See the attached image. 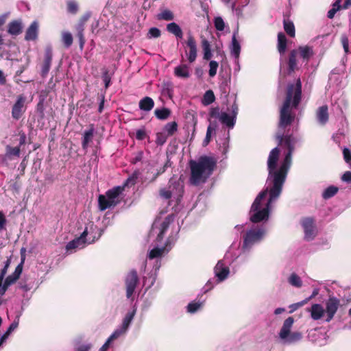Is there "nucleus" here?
<instances>
[{"instance_id":"1","label":"nucleus","mask_w":351,"mask_h":351,"mask_svg":"<svg viewBox=\"0 0 351 351\" xmlns=\"http://www.w3.org/2000/svg\"><path fill=\"white\" fill-rule=\"evenodd\" d=\"M285 180V158L282 161L280 170L274 173V178L272 180L273 186L269 190V199L266 207L261 209V201L264 199L268 193V189L261 191L256 197L251 206V212H254L250 216V221L253 223H258L269 217V206L272 200L278 197L282 192V184Z\"/></svg>"},{"instance_id":"2","label":"nucleus","mask_w":351,"mask_h":351,"mask_svg":"<svg viewBox=\"0 0 351 351\" xmlns=\"http://www.w3.org/2000/svg\"><path fill=\"white\" fill-rule=\"evenodd\" d=\"M217 163V158L213 156L203 155L197 160H191L189 162L190 183L194 186L204 184L216 169Z\"/></svg>"},{"instance_id":"3","label":"nucleus","mask_w":351,"mask_h":351,"mask_svg":"<svg viewBox=\"0 0 351 351\" xmlns=\"http://www.w3.org/2000/svg\"><path fill=\"white\" fill-rule=\"evenodd\" d=\"M302 100V82L298 77L295 83L287 85V126L290 125L295 118V114L291 112L297 109Z\"/></svg>"},{"instance_id":"4","label":"nucleus","mask_w":351,"mask_h":351,"mask_svg":"<svg viewBox=\"0 0 351 351\" xmlns=\"http://www.w3.org/2000/svg\"><path fill=\"white\" fill-rule=\"evenodd\" d=\"M298 53H299L300 57L306 62H308L310 58L314 54L313 49L308 46H300L298 49L292 50L289 53L288 71H287V75H290L292 72H294L295 70L298 69L296 62V57Z\"/></svg>"},{"instance_id":"5","label":"nucleus","mask_w":351,"mask_h":351,"mask_svg":"<svg viewBox=\"0 0 351 351\" xmlns=\"http://www.w3.org/2000/svg\"><path fill=\"white\" fill-rule=\"evenodd\" d=\"M278 98L282 101L280 108V122L278 130L276 135V139L278 141V145H282L285 139V90L282 86V80H280Z\"/></svg>"},{"instance_id":"6","label":"nucleus","mask_w":351,"mask_h":351,"mask_svg":"<svg viewBox=\"0 0 351 351\" xmlns=\"http://www.w3.org/2000/svg\"><path fill=\"white\" fill-rule=\"evenodd\" d=\"M265 230L263 228L252 229L247 231L243 237V249H249L255 243L260 241L264 237Z\"/></svg>"},{"instance_id":"7","label":"nucleus","mask_w":351,"mask_h":351,"mask_svg":"<svg viewBox=\"0 0 351 351\" xmlns=\"http://www.w3.org/2000/svg\"><path fill=\"white\" fill-rule=\"evenodd\" d=\"M184 49V53L190 63L195 61L197 56V42L194 36L191 34H188L187 39L182 43Z\"/></svg>"},{"instance_id":"8","label":"nucleus","mask_w":351,"mask_h":351,"mask_svg":"<svg viewBox=\"0 0 351 351\" xmlns=\"http://www.w3.org/2000/svg\"><path fill=\"white\" fill-rule=\"evenodd\" d=\"M209 116L211 118L219 119L220 122L229 128H232L236 123V119L232 115L228 114L226 112H220L219 107L212 108L209 112Z\"/></svg>"},{"instance_id":"9","label":"nucleus","mask_w":351,"mask_h":351,"mask_svg":"<svg viewBox=\"0 0 351 351\" xmlns=\"http://www.w3.org/2000/svg\"><path fill=\"white\" fill-rule=\"evenodd\" d=\"M301 224L304 232V240L306 241H313L317 234L315 219L313 217H304L302 219Z\"/></svg>"},{"instance_id":"10","label":"nucleus","mask_w":351,"mask_h":351,"mask_svg":"<svg viewBox=\"0 0 351 351\" xmlns=\"http://www.w3.org/2000/svg\"><path fill=\"white\" fill-rule=\"evenodd\" d=\"M166 188L171 191L172 195L176 199L177 204H178L184 194L183 182L180 179H177L173 176L169 179L168 186Z\"/></svg>"},{"instance_id":"11","label":"nucleus","mask_w":351,"mask_h":351,"mask_svg":"<svg viewBox=\"0 0 351 351\" xmlns=\"http://www.w3.org/2000/svg\"><path fill=\"white\" fill-rule=\"evenodd\" d=\"M90 13L84 14L80 18L79 21L75 26V30L77 32L76 36L79 39L80 49H83L85 43H86V39H85L84 35V31L85 29V25H86V22L88 21V19H90Z\"/></svg>"},{"instance_id":"12","label":"nucleus","mask_w":351,"mask_h":351,"mask_svg":"<svg viewBox=\"0 0 351 351\" xmlns=\"http://www.w3.org/2000/svg\"><path fill=\"white\" fill-rule=\"evenodd\" d=\"M138 276L136 270H131L126 276L125 283L126 286V296L130 298L133 295L137 284L138 283Z\"/></svg>"},{"instance_id":"13","label":"nucleus","mask_w":351,"mask_h":351,"mask_svg":"<svg viewBox=\"0 0 351 351\" xmlns=\"http://www.w3.org/2000/svg\"><path fill=\"white\" fill-rule=\"evenodd\" d=\"M87 235L88 230L87 228H86L79 237L74 239L67 243L66 246V250H71L75 248H83L86 243L88 244L93 243L95 241V239H92L91 240L90 239H86Z\"/></svg>"},{"instance_id":"14","label":"nucleus","mask_w":351,"mask_h":351,"mask_svg":"<svg viewBox=\"0 0 351 351\" xmlns=\"http://www.w3.org/2000/svg\"><path fill=\"white\" fill-rule=\"evenodd\" d=\"M25 101L26 97L24 95H19L17 96L16 101L12 108V117L14 119L19 120L25 112Z\"/></svg>"},{"instance_id":"15","label":"nucleus","mask_w":351,"mask_h":351,"mask_svg":"<svg viewBox=\"0 0 351 351\" xmlns=\"http://www.w3.org/2000/svg\"><path fill=\"white\" fill-rule=\"evenodd\" d=\"M325 305L326 309L324 310L326 313V321L329 322L333 319L335 313H337L340 305V300L335 297H330L326 302Z\"/></svg>"},{"instance_id":"16","label":"nucleus","mask_w":351,"mask_h":351,"mask_svg":"<svg viewBox=\"0 0 351 351\" xmlns=\"http://www.w3.org/2000/svg\"><path fill=\"white\" fill-rule=\"evenodd\" d=\"M280 156V149L278 147L274 148L269 153L268 160H267V167L269 170V174L271 176H273V179L274 178V173L278 172V171H275V169L277 167V163L279 160Z\"/></svg>"},{"instance_id":"17","label":"nucleus","mask_w":351,"mask_h":351,"mask_svg":"<svg viewBox=\"0 0 351 351\" xmlns=\"http://www.w3.org/2000/svg\"><path fill=\"white\" fill-rule=\"evenodd\" d=\"M53 58V51L50 46L45 49L44 59L41 65V76L45 77L51 68Z\"/></svg>"},{"instance_id":"18","label":"nucleus","mask_w":351,"mask_h":351,"mask_svg":"<svg viewBox=\"0 0 351 351\" xmlns=\"http://www.w3.org/2000/svg\"><path fill=\"white\" fill-rule=\"evenodd\" d=\"M229 272L228 267L225 266L222 261H218L215 267V273L219 281L221 282L225 280L228 277Z\"/></svg>"},{"instance_id":"19","label":"nucleus","mask_w":351,"mask_h":351,"mask_svg":"<svg viewBox=\"0 0 351 351\" xmlns=\"http://www.w3.org/2000/svg\"><path fill=\"white\" fill-rule=\"evenodd\" d=\"M23 28L21 20H14L8 23V33L12 36H18L22 33Z\"/></svg>"},{"instance_id":"20","label":"nucleus","mask_w":351,"mask_h":351,"mask_svg":"<svg viewBox=\"0 0 351 351\" xmlns=\"http://www.w3.org/2000/svg\"><path fill=\"white\" fill-rule=\"evenodd\" d=\"M124 191V186H115L112 189L108 190L106 193V196L112 202H117V205L120 203V195Z\"/></svg>"},{"instance_id":"21","label":"nucleus","mask_w":351,"mask_h":351,"mask_svg":"<svg viewBox=\"0 0 351 351\" xmlns=\"http://www.w3.org/2000/svg\"><path fill=\"white\" fill-rule=\"evenodd\" d=\"M308 311L311 313V317L313 320L320 319L325 313L324 308L319 304H313Z\"/></svg>"},{"instance_id":"22","label":"nucleus","mask_w":351,"mask_h":351,"mask_svg":"<svg viewBox=\"0 0 351 351\" xmlns=\"http://www.w3.org/2000/svg\"><path fill=\"white\" fill-rule=\"evenodd\" d=\"M328 110V108L326 105L320 106L319 108H318L317 110V119L319 121V123L322 125H325L328 121L329 114Z\"/></svg>"},{"instance_id":"23","label":"nucleus","mask_w":351,"mask_h":351,"mask_svg":"<svg viewBox=\"0 0 351 351\" xmlns=\"http://www.w3.org/2000/svg\"><path fill=\"white\" fill-rule=\"evenodd\" d=\"M38 24L36 21L31 23L25 32V39L26 40H34L38 37Z\"/></svg>"},{"instance_id":"24","label":"nucleus","mask_w":351,"mask_h":351,"mask_svg":"<svg viewBox=\"0 0 351 351\" xmlns=\"http://www.w3.org/2000/svg\"><path fill=\"white\" fill-rule=\"evenodd\" d=\"M98 206L99 209L101 211H104L108 208L111 207H114L117 206V202H112L110 200L106 195H99L98 197Z\"/></svg>"},{"instance_id":"25","label":"nucleus","mask_w":351,"mask_h":351,"mask_svg":"<svg viewBox=\"0 0 351 351\" xmlns=\"http://www.w3.org/2000/svg\"><path fill=\"white\" fill-rule=\"evenodd\" d=\"M138 107L141 110L149 112L154 107V101L150 97L146 96L139 101Z\"/></svg>"},{"instance_id":"26","label":"nucleus","mask_w":351,"mask_h":351,"mask_svg":"<svg viewBox=\"0 0 351 351\" xmlns=\"http://www.w3.org/2000/svg\"><path fill=\"white\" fill-rule=\"evenodd\" d=\"M189 66L186 64H182L174 69V75L180 78H189L190 77Z\"/></svg>"},{"instance_id":"27","label":"nucleus","mask_w":351,"mask_h":351,"mask_svg":"<svg viewBox=\"0 0 351 351\" xmlns=\"http://www.w3.org/2000/svg\"><path fill=\"white\" fill-rule=\"evenodd\" d=\"M293 138L291 136L287 134V173L291 166V154L293 150V146L292 145Z\"/></svg>"},{"instance_id":"28","label":"nucleus","mask_w":351,"mask_h":351,"mask_svg":"<svg viewBox=\"0 0 351 351\" xmlns=\"http://www.w3.org/2000/svg\"><path fill=\"white\" fill-rule=\"evenodd\" d=\"M167 31L173 34L176 38H182L183 32L181 27L175 22L167 25Z\"/></svg>"},{"instance_id":"29","label":"nucleus","mask_w":351,"mask_h":351,"mask_svg":"<svg viewBox=\"0 0 351 351\" xmlns=\"http://www.w3.org/2000/svg\"><path fill=\"white\" fill-rule=\"evenodd\" d=\"M94 134V127L93 125H90L89 130H86L83 135L82 141V147L84 149H86L88 147V144L92 141Z\"/></svg>"},{"instance_id":"30","label":"nucleus","mask_w":351,"mask_h":351,"mask_svg":"<svg viewBox=\"0 0 351 351\" xmlns=\"http://www.w3.org/2000/svg\"><path fill=\"white\" fill-rule=\"evenodd\" d=\"M170 223H171V216L169 215L167 217H165L164 221L160 224V232L156 238V240L158 242H160L162 240L165 232H167V230H168V228L169 227Z\"/></svg>"},{"instance_id":"31","label":"nucleus","mask_w":351,"mask_h":351,"mask_svg":"<svg viewBox=\"0 0 351 351\" xmlns=\"http://www.w3.org/2000/svg\"><path fill=\"white\" fill-rule=\"evenodd\" d=\"M241 52V45L237 39L236 34H234L232 38L231 54L235 59H239Z\"/></svg>"},{"instance_id":"32","label":"nucleus","mask_w":351,"mask_h":351,"mask_svg":"<svg viewBox=\"0 0 351 351\" xmlns=\"http://www.w3.org/2000/svg\"><path fill=\"white\" fill-rule=\"evenodd\" d=\"M302 337V334L300 332H292L290 328H287V343H295L300 341Z\"/></svg>"},{"instance_id":"33","label":"nucleus","mask_w":351,"mask_h":351,"mask_svg":"<svg viewBox=\"0 0 351 351\" xmlns=\"http://www.w3.org/2000/svg\"><path fill=\"white\" fill-rule=\"evenodd\" d=\"M171 110L167 108H156L154 114L159 120H166L171 114Z\"/></svg>"},{"instance_id":"34","label":"nucleus","mask_w":351,"mask_h":351,"mask_svg":"<svg viewBox=\"0 0 351 351\" xmlns=\"http://www.w3.org/2000/svg\"><path fill=\"white\" fill-rule=\"evenodd\" d=\"M19 278L15 276L13 273L11 275H9L5 280L4 283L3 285V288L1 289V293L5 294L8 288L12 284H14Z\"/></svg>"},{"instance_id":"35","label":"nucleus","mask_w":351,"mask_h":351,"mask_svg":"<svg viewBox=\"0 0 351 351\" xmlns=\"http://www.w3.org/2000/svg\"><path fill=\"white\" fill-rule=\"evenodd\" d=\"M289 283L295 287L301 288L302 287V280L300 277L295 273H292L288 278Z\"/></svg>"},{"instance_id":"36","label":"nucleus","mask_w":351,"mask_h":351,"mask_svg":"<svg viewBox=\"0 0 351 351\" xmlns=\"http://www.w3.org/2000/svg\"><path fill=\"white\" fill-rule=\"evenodd\" d=\"M156 19L159 21H169L174 19V14L171 10L165 9L157 14Z\"/></svg>"},{"instance_id":"37","label":"nucleus","mask_w":351,"mask_h":351,"mask_svg":"<svg viewBox=\"0 0 351 351\" xmlns=\"http://www.w3.org/2000/svg\"><path fill=\"white\" fill-rule=\"evenodd\" d=\"M215 96L213 91L212 90H208L206 91V93H204V95L203 96L202 103L204 106H208V105L211 104L212 103H213L215 101Z\"/></svg>"},{"instance_id":"38","label":"nucleus","mask_w":351,"mask_h":351,"mask_svg":"<svg viewBox=\"0 0 351 351\" xmlns=\"http://www.w3.org/2000/svg\"><path fill=\"white\" fill-rule=\"evenodd\" d=\"M339 191L338 187L335 186H330L326 188L322 193V197L324 199H328L335 196Z\"/></svg>"},{"instance_id":"39","label":"nucleus","mask_w":351,"mask_h":351,"mask_svg":"<svg viewBox=\"0 0 351 351\" xmlns=\"http://www.w3.org/2000/svg\"><path fill=\"white\" fill-rule=\"evenodd\" d=\"M278 49L282 56L285 53V34L282 32L278 34Z\"/></svg>"},{"instance_id":"40","label":"nucleus","mask_w":351,"mask_h":351,"mask_svg":"<svg viewBox=\"0 0 351 351\" xmlns=\"http://www.w3.org/2000/svg\"><path fill=\"white\" fill-rule=\"evenodd\" d=\"M164 130L167 132L168 136H173L178 130V123L176 121L167 123Z\"/></svg>"},{"instance_id":"41","label":"nucleus","mask_w":351,"mask_h":351,"mask_svg":"<svg viewBox=\"0 0 351 351\" xmlns=\"http://www.w3.org/2000/svg\"><path fill=\"white\" fill-rule=\"evenodd\" d=\"M165 247H154V249H152L149 252V253L148 254V258L149 259H154V258H156L160 257L165 253Z\"/></svg>"},{"instance_id":"42","label":"nucleus","mask_w":351,"mask_h":351,"mask_svg":"<svg viewBox=\"0 0 351 351\" xmlns=\"http://www.w3.org/2000/svg\"><path fill=\"white\" fill-rule=\"evenodd\" d=\"M73 36L70 32H64L62 34V41L64 47H70L73 44Z\"/></svg>"},{"instance_id":"43","label":"nucleus","mask_w":351,"mask_h":351,"mask_svg":"<svg viewBox=\"0 0 351 351\" xmlns=\"http://www.w3.org/2000/svg\"><path fill=\"white\" fill-rule=\"evenodd\" d=\"M20 152L21 149L19 147H12L10 145H7L5 156L8 157V158H10L11 156L19 157L20 155Z\"/></svg>"},{"instance_id":"44","label":"nucleus","mask_w":351,"mask_h":351,"mask_svg":"<svg viewBox=\"0 0 351 351\" xmlns=\"http://www.w3.org/2000/svg\"><path fill=\"white\" fill-rule=\"evenodd\" d=\"M138 171H135L124 182L123 186H132L136 183V180L138 178Z\"/></svg>"},{"instance_id":"45","label":"nucleus","mask_w":351,"mask_h":351,"mask_svg":"<svg viewBox=\"0 0 351 351\" xmlns=\"http://www.w3.org/2000/svg\"><path fill=\"white\" fill-rule=\"evenodd\" d=\"M216 125H213L210 124L206 130V137L203 141V145L206 146L209 144L211 141L212 133L215 131Z\"/></svg>"},{"instance_id":"46","label":"nucleus","mask_w":351,"mask_h":351,"mask_svg":"<svg viewBox=\"0 0 351 351\" xmlns=\"http://www.w3.org/2000/svg\"><path fill=\"white\" fill-rule=\"evenodd\" d=\"M134 315V311L131 313H128L125 317L123 318V322H122V326L121 328L123 329V330H127L131 322L133 319Z\"/></svg>"},{"instance_id":"47","label":"nucleus","mask_w":351,"mask_h":351,"mask_svg":"<svg viewBox=\"0 0 351 351\" xmlns=\"http://www.w3.org/2000/svg\"><path fill=\"white\" fill-rule=\"evenodd\" d=\"M203 305V302L193 301L187 306V311L190 313H196Z\"/></svg>"},{"instance_id":"48","label":"nucleus","mask_w":351,"mask_h":351,"mask_svg":"<svg viewBox=\"0 0 351 351\" xmlns=\"http://www.w3.org/2000/svg\"><path fill=\"white\" fill-rule=\"evenodd\" d=\"M159 195L161 198L166 200H170V199L173 197L171 193V191H168V189L165 188H161L159 190ZM171 204V201H169V205Z\"/></svg>"},{"instance_id":"49","label":"nucleus","mask_w":351,"mask_h":351,"mask_svg":"<svg viewBox=\"0 0 351 351\" xmlns=\"http://www.w3.org/2000/svg\"><path fill=\"white\" fill-rule=\"evenodd\" d=\"M168 135L164 132H158L156 134V144L157 145H163L167 139Z\"/></svg>"},{"instance_id":"50","label":"nucleus","mask_w":351,"mask_h":351,"mask_svg":"<svg viewBox=\"0 0 351 351\" xmlns=\"http://www.w3.org/2000/svg\"><path fill=\"white\" fill-rule=\"evenodd\" d=\"M287 36L294 38L295 36V29L292 21L287 20Z\"/></svg>"},{"instance_id":"51","label":"nucleus","mask_w":351,"mask_h":351,"mask_svg":"<svg viewBox=\"0 0 351 351\" xmlns=\"http://www.w3.org/2000/svg\"><path fill=\"white\" fill-rule=\"evenodd\" d=\"M161 36L160 30L157 27H151L147 33V37L148 38H158Z\"/></svg>"},{"instance_id":"52","label":"nucleus","mask_w":351,"mask_h":351,"mask_svg":"<svg viewBox=\"0 0 351 351\" xmlns=\"http://www.w3.org/2000/svg\"><path fill=\"white\" fill-rule=\"evenodd\" d=\"M215 27L218 31H223L225 28V23L223 19L220 16L215 17L214 19Z\"/></svg>"},{"instance_id":"53","label":"nucleus","mask_w":351,"mask_h":351,"mask_svg":"<svg viewBox=\"0 0 351 351\" xmlns=\"http://www.w3.org/2000/svg\"><path fill=\"white\" fill-rule=\"evenodd\" d=\"M218 66H219V64L217 61L211 60L209 62V67H210L209 75H210V77H213L216 75Z\"/></svg>"},{"instance_id":"54","label":"nucleus","mask_w":351,"mask_h":351,"mask_svg":"<svg viewBox=\"0 0 351 351\" xmlns=\"http://www.w3.org/2000/svg\"><path fill=\"white\" fill-rule=\"evenodd\" d=\"M67 10L69 13L75 14L78 10V5L74 1H69L67 2Z\"/></svg>"},{"instance_id":"55","label":"nucleus","mask_w":351,"mask_h":351,"mask_svg":"<svg viewBox=\"0 0 351 351\" xmlns=\"http://www.w3.org/2000/svg\"><path fill=\"white\" fill-rule=\"evenodd\" d=\"M341 43L343 46L345 53H349V40L346 34H342L341 36Z\"/></svg>"},{"instance_id":"56","label":"nucleus","mask_w":351,"mask_h":351,"mask_svg":"<svg viewBox=\"0 0 351 351\" xmlns=\"http://www.w3.org/2000/svg\"><path fill=\"white\" fill-rule=\"evenodd\" d=\"M102 79L104 82L105 88H108L111 82V76L109 74V71L105 69L102 73Z\"/></svg>"},{"instance_id":"57","label":"nucleus","mask_w":351,"mask_h":351,"mask_svg":"<svg viewBox=\"0 0 351 351\" xmlns=\"http://www.w3.org/2000/svg\"><path fill=\"white\" fill-rule=\"evenodd\" d=\"M308 299H305L304 300H303L302 302H297V303H295V304H293L290 305L289 306V308L290 309L289 310V313H291L293 311H295V310H297L298 308L302 307L305 304H306L308 302Z\"/></svg>"},{"instance_id":"58","label":"nucleus","mask_w":351,"mask_h":351,"mask_svg":"<svg viewBox=\"0 0 351 351\" xmlns=\"http://www.w3.org/2000/svg\"><path fill=\"white\" fill-rule=\"evenodd\" d=\"M10 263H11V256L6 260V261L5 262V265H4L3 268L0 271V277H1V278H3V279L4 278L5 274H7L8 269L10 265Z\"/></svg>"},{"instance_id":"59","label":"nucleus","mask_w":351,"mask_h":351,"mask_svg":"<svg viewBox=\"0 0 351 351\" xmlns=\"http://www.w3.org/2000/svg\"><path fill=\"white\" fill-rule=\"evenodd\" d=\"M147 136L145 128H141L136 130V138L138 141H143Z\"/></svg>"},{"instance_id":"60","label":"nucleus","mask_w":351,"mask_h":351,"mask_svg":"<svg viewBox=\"0 0 351 351\" xmlns=\"http://www.w3.org/2000/svg\"><path fill=\"white\" fill-rule=\"evenodd\" d=\"M219 88L223 94L228 95L229 93V86L227 80H224L219 84Z\"/></svg>"},{"instance_id":"61","label":"nucleus","mask_w":351,"mask_h":351,"mask_svg":"<svg viewBox=\"0 0 351 351\" xmlns=\"http://www.w3.org/2000/svg\"><path fill=\"white\" fill-rule=\"evenodd\" d=\"M125 330H123V328L117 329L112 332V334L108 337L110 341H112L114 339H117L120 335L124 333Z\"/></svg>"},{"instance_id":"62","label":"nucleus","mask_w":351,"mask_h":351,"mask_svg":"<svg viewBox=\"0 0 351 351\" xmlns=\"http://www.w3.org/2000/svg\"><path fill=\"white\" fill-rule=\"evenodd\" d=\"M18 136H19V145L18 147H21L26 143V134L23 130H20L19 132Z\"/></svg>"},{"instance_id":"63","label":"nucleus","mask_w":351,"mask_h":351,"mask_svg":"<svg viewBox=\"0 0 351 351\" xmlns=\"http://www.w3.org/2000/svg\"><path fill=\"white\" fill-rule=\"evenodd\" d=\"M343 155L346 162L350 163L351 162V151L348 148L344 147L343 149Z\"/></svg>"},{"instance_id":"64","label":"nucleus","mask_w":351,"mask_h":351,"mask_svg":"<svg viewBox=\"0 0 351 351\" xmlns=\"http://www.w3.org/2000/svg\"><path fill=\"white\" fill-rule=\"evenodd\" d=\"M7 219L3 211H0V232L5 229Z\"/></svg>"}]
</instances>
